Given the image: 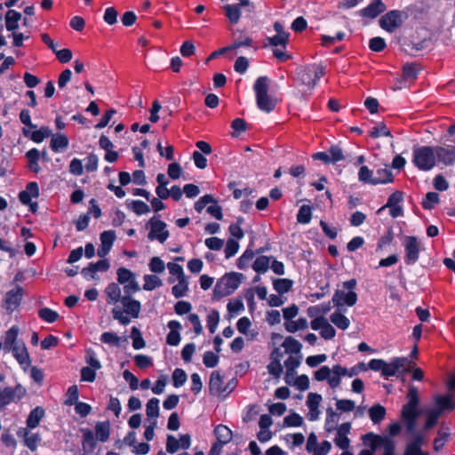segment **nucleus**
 <instances>
[{
  "instance_id": "1",
  "label": "nucleus",
  "mask_w": 455,
  "mask_h": 455,
  "mask_svg": "<svg viewBox=\"0 0 455 455\" xmlns=\"http://www.w3.org/2000/svg\"><path fill=\"white\" fill-rule=\"evenodd\" d=\"M117 282L110 283L105 288L107 303L116 305L124 304L130 313H135L140 308V301L133 299L132 295L140 291L136 275L130 269L124 267L116 271Z\"/></svg>"
},
{
  "instance_id": "2",
  "label": "nucleus",
  "mask_w": 455,
  "mask_h": 455,
  "mask_svg": "<svg viewBox=\"0 0 455 455\" xmlns=\"http://www.w3.org/2000/svg\"><path fill=\"white\" fill-rule=\"evenodd\" d=\"M408 402L403 406L401 416L406 425L409 433H413L416 427V420L419 416L418 405L419 403L418 389L411 387L407 394Z\"/></svg>"
},
{
  "instance_id": "3",
  "label": "nucleus",
  "mask_w": 455,
  "mask_h": 455,
  "mask_svg": "<svg viewBox=\"0 0 455 455\" xmlns=\"http://www.w3.org/2000/svg\"><path fill=\"white\" fill-rule=\"evenodd\" d=\"M357 282L355 279H349L342 283V289L335 291L331 301L338 309L342 310V307H353L357 301V294L355 291Z\"/></svg>"
},
{
  "instance_id": "4",
  "label": "nucleus",
  "mask_w": 455,
  "mask_h": 455,
  "mask_svg": "<svg viewBox=\"0 0 455 455\" xmlns=\"http://www.w3.org/2000/svg\"><path fill=\"white\" fill-rule=\"evenodd\" d=\"M412 163L420 171L427 172L432 170L436 164V154L435 147L417 146L413 148Z\"/></svg>"
},
{
  "instance_id": "5",
  "label": "nucleus",
  "mask_w": 455,
  "mask_h": 455,
  "mask_svg": "<svg viewBox=\"0 0 455 455\" xmlns=\"http://www.w3.org/2000/svg\"><path fill=\"white\" fill-rule=\"evenodd\" d=\"M243 275L241 273L231 272L225 274L217 281L213 289V297L220 299L232 294L240 285Z\"/></svg>"
},
{
  "instance_id": "6",
  "label": "nucleus",
  "mask_w": 455,
  "mask_h": 455,
  "mask_svg": "<svg viewBox=\"0 0 455 455\" xmlns=\"http://www.w3.org/2000/svg\"><path fill=\"white\" fill-rule=\"evenodd\" d=\"M404 262L406 265H414L419 258V253L424 250L423 245L416 236L408 235L403 239Z\"/></svg>"
},
{
  "instance_id": "7",
  "label": "nucleus",
  "mask_w": 455,
  "mask_h": 455,
  "mask_svg": "<svg viewBox=\"0 0 455 455\" xmlns=\"http://www.w3.org/2000/svg\"><path fill=\"white\" fill-rule=\"evenodd\" d=\"M405 19H407L405 12L393 10L383 15L379 22L381 28L389 33H393L402 26Z\"/></svg>"
},
{
  "instance_id": "8",
  "label": "nucleus",
  "mask_w": 455,
  "mask_h": 455,
  "mask_svg": "<svg viewBox=\"0 0 455 455\" xmlns=\"http://www.w3.org/2000/svg\"><path fill=\"white\" fill-rule=\"evenodd\" d=\"M26 393V389L20 384L16 385L14 387H5L0 388V411L12 403L19 402L25 396Z\"/></svg>"
},
{
  "instance_id": "9",
  "label": "nucleus",
  "mask_w": 455,
  "mask_h": 455,
  "mask_svg": "<svg viewBox=\"0 0 455 455\" xmlns=\"http://www.w3.org/2000/svg\"><path fill=\"white\" fill-rule=\"evenodd\" d=\"M150 231L148 237L150 241L157 240L159 243H164L169 237V231L166 229V224L156 219V216L151 218L148 222Z\"/></svg>"
},
{
  "instance_id": "10",
  "label": "nucleus",
  "mask_w": 455,
  "mask_h": 455,
  "mask_svg": "<svg viewBox=\"0 0 455 455\" xmlns=\"http://www.w3.org/2000/svg\"><path fill=\"white\" fill-rule=\"evenodd\" d=\"M141 310V304L140 303V308L135 313H130L127 310V307L124 304L117 303L115 305V307L112 308L111 313L113 315V318L115 320H117L119 323L122 325H127L131 323V316L132 318H138L140 316V313Z\"/></svg>"
},
{
  "instance_id": "11",
  "label": "nucleus",
  "mask_w": 455,
  "mask_h": 455,
  "mask_svg": "<svg viewBox=\"0 0 455 455\" xmlns=\"http://www.w3.org/2000/svg\"><path fill=\"white\" fill-rule=\"evenodd\" d=\"M315 379L317 381L326 380L332 389L337 388L340 385V380L335 373V365L331 369L328 366H322L315 372Z\"/></svg>"
},
{
  "instance_id": "12",
  "label": "nucleus",
  "mask_w": 455,
  "mask_h": 455,
  "mask_svg": "<svg viewBox=\"0 0 455 455\" xmlns=\"http://www.w3.org/2000/svg\"><path fill=\"white\" fill-rule=\"evenodd\" d=\"M436 160L445 166L455 164V146H436L435 147Z\"/></svg>"
},
{
  "instance_id": "13",
  "label": "nucleus",
  "mask_w": 455,
  "mask_h": 455,
  "mask_svg": "<svg viewBox=\"0 0 455 455\" xmlns=\"http://www.w3.org/2000/svg\"><path fill=\"white\" fill-rule=\"evenodd\" d=\"M10 352H12V355L21 367L27 369L30 366L31 359L23 341H20L14 347H11Z\"/></svg>"
},
{
  "instance_id": "14",
  "label": "nucleus",
  "mask_w": 455,
  "mask_h": 455,
  "mask_svg": "<svg viewBox=\"0 0 455 455\" xmlns=\"http://www.w3.org/2000/svg\"><path fill=\"white\" fill-rule=\"evenodd\" d=\"M100 245L98 248V256L104 258L111 250L116 240V233L114 230L103 231L100 236Z\"/></svg>"
},
{
  "instance_id": "15",
  "label": "nucleus",
  "mask_w": 455,
  "mask_h": 455,
  "mask_svg": "<svg viewBox=\"0 0 455 455\" xmlns=\"http://www.w3.org/2000/svg\"><path fill=\"white\" fill-rule=\"evenodd\" d=\"M23 290L20 286H16L6 293L4 306L8 312L12 313L20 305Z\"/></svg>"
},
{
  "instance_id": "16",
  "label": "nucleus",
  "mask_w": 455,
  "mask_h": 455,
  "mask_svg": "<svg viewBox=\"0 0 455 455\" xmlns=\"http://www.w3.org/2000/svg\"><path fill=\"white\" fill-rule=\"evenodd\" d=\"M307 450L313 455H327L331 449V444L328 441H323L320 444L315 443V436L311 435L307 441Z\"/></svg>"
},
{
  "instance_id": "17",
  "label": "nucleus",
  "mask_w": 455,
  "mask_h": 455,
  "mask_svg": "<svg viewBox=\"0 0 455 455\" xmlns=\"http://www.w3.org/2000/svg\"><path fill=\"white\" fill-rule=\"evenodd\" d=\"M367 436L373 438V446H375L376 449L379 446L383 447V455H395V443L391 438L374 435L373 434H369Z\"/></svg>"
},
{
  "instance_id": "18",
  "label": "nucleus",
  "mask_w": 455,
  "mask_h": 455,
  "mask_svg": "<svg viewBox=\"0 0 455 455\" xmlns=\"http://www.w3.org/2000/svg\"><path fill=\"white\" fill-rule=\"evenodd\" d=\"M387 7L381 0H373L367 7L360 11L363 17L374 19L386 11Z\"/></svg>"
},
{
  "instance_id": "19",
  "label": "nucleus",
  "mask_w": 455,
  "mask_h": 455,
  "mask_svg": "<svg viewBox=\"0 0 455 455\" xmlns=\"http://www.w3.org/2000/svg\"><path fill=\"white\" fill-rule=\"evenodd\" d=\"M19 331V327L13 325L5 332L4 342L0 343V347H2L5 353H9L11 347L21 341L18 340Z\"/></svg>"
},
{
  "instance_id": "20",
  "label": "nucleus",
  "mask_w": 455,
  "mask_h": 455,
  "mask_svg": "<svg viewBox=\"0 0 455 455\" xmlns=\"http://www.w3.org/2000/svg\"><path fill=\"white\" fill-rule=\"evenodd\" d=\"M17 435L23 437L24 444L31 451H36L38 443L41 442V436L39 434H32L28 428H20Z\"/></svg>"
},
{
  "instance_id": "21",
  "label": "nucleus",
  "mask_w": 455,
  "mask_h": 455,
  "mask_svg": "<svg viewBox=\"0 0 455 455\" xmlns=\"http://www.w3.org/2000/svg\"><path fill=\"white\" fill-rule=\"evenodd\" d=\"M209 390L211 395H220L226 391L224 381L219 371H213L211 374L209 381Z\"/></svg>"
},
{
  "instance_id": "22",
  "label": "nucleus",
  "mask_w": 455,
  "mask_h": 455,
  "mask_svg": "<svg viewBox=\"0 0 455 455\" xmlns=\"http://www.w3.org/2000/svg\"><path fill=\"white\" fill-rule=\"evenodd\" d=\"M170 332L166 337V342L170 346H178L180 341V335L179 331L181 329V324L176 320H172L168 323Z\"/></svg>"
},
{
  "instance_id": "23",
  "label": "nucleus",
  "mask_w": 455,
  "mask_h": 455,
  "mask_svg": "<svg viewBox=\"0 0 455 455\" xmlns=\"http://www.w3.org/2000/svg\"><path fill=\"white\" fill-rule=\"evenodd\" d=\"M297 77L298 79L305 85L308 87H314L315 83L313 79L314 69L310 67V65L300 67L297 69Z\"/></svg>"
},
{
  "instance_id": "24",
  "label": "nucleus",
  "mask_w": 455,
  "mask_h": 455,
  "mask_svg": "<svg viewBox=\"0 0 455 455\" xmlns=\"http://www.w3.org/2000/svg\"><path fill=\"white\" fill-rule=\"evenodd\" d=\"M214 435L217 438V443L227 444L232 440L233 433L225 425L220 424L214 428Z\"/></svg>"
},
{
  "instance_id": "25",
  "label": "nucleus",
  "mask_w": 455,
  "mask_h": 455,
  "mask_svg": "<svg viewBox=\"0 0 455 455\" xmlns=\"http://www.w3.org/2000/svg\"><path fill=\"white\" fill-rule=\"evenodd\" d=\"M44 417V410L42 407L37 406L35 409H33L26 420L27 428H36L39 425L40 421Z\"/></svg>"
},
{
  "instance_id": "26",
  "label": "nucleus",
  "mask_w": 455,
  "mask_h": 455,
  "mask_svg": "<svg viewBox=\"0 0 455 455\" xmlns=\"http://www.w3.org/2000/svg\"><path fill=\"white\" fill-rule=\"evenodd\" d=\"M300 364V357L291 355L285 361H284V366L286 368V375H285V381L288 384H291V381L289 380V377H293L295 373V370L299 366Z\"/></svg>"
},
{
  "instance_id": "27",
  "label": "nucleus",
  "mask_w": 455,
  "mask_h": 455,
  "mask_svg": "<svg viewBox=\"0 0 455 455\" xmlns=\"http://www.w3.org/2000/svg\"><path fill=\"white\" fill-rule=\"evenodd\" d=\"M423 443V436L421 435H415L413 440L410 442L405 449L403 455H419L423 451H421V445Z\"/></svg>"
},
{
  "instance_id": "28",
  "label": "nucleus",
  "mask_w": 455,
  "mask_h": 455,
  "mask_svg": "<svg viewBox=\"0 0 455 455\" xmlns=\"http://www.w3.org/2000/svg\"><path fill=\"white\" fill-rule=\"evenodd\" d=\"M342 310L338 309L330 315L331 322L335 324L339 329L345 331L350 325L349 319L344 315Z\"/></svg>"
},
{
  "instance_id": "29",
  "label": "nucleus",
  "mask_w": 455,
  "mask_h": 455,
  "mask_svg": "<svg viewBox=\"0 0 455 455\" xmlns=\"http://www.w3.org/2000/svg\"><path fill=\"white\" fill-rule=\"evenodd\" d=\"M21 13L14 10H9L5 15V26L8 31L14 32L19 27Z\"/></svg>"
},
{
  "instance_id": "30",
  "label": "nucleus",
  "mask_w": 455,
  "mask_h": 455,
  "mask_svg": "<svg viewBox=\"0 0 455 455\" xmlns=\"http://www.w3.org/2000/svg\"><path fill=\"white\" fill-rule=\"evenodd\" d=\"M393 180L392 172L388 168L378 169L375 172L372 185L390 183Z\"/></svg>"
},
{
  "instance_id": "31",
  "label": "nucleus",
  "mask_w": 455,
  "mask_h": 455,
  "mask_svg": "<svg viewBox=\"0 0 455 455\" xmlns=\"http://www.w3.org/2000/svg\"><path fill=\"white\" fill-rule=\"evenodd\" d=\"M68 146V139L64 134H55L51 140V148L54 152L65 150Z\"/></svg>"
},
{
  "instance_id": "32",
  "label": "nucleus",
  "mask_w": 455,
  "mask_h": 455,
  "mask_svg": "<svg viewBox=\"0 0 455 455\" xmlns=\"http://www.w3.org/2000/svg\"><path fill=\"white\" fill-rule=\"evenodd\" d=\"M339 420V415L335 412L332 408L326 410V420L324 424V429L327 432H332L337 429L338 422Z\"/></svg>"
},
{
  "instance_id": "33",
  "label": "nucleus",
  "mask_w": 455,
  "mask_h": 455,
  "mask_svg": "<svg viewBox=\"0 0 455 455\" xmlns=\"http://www.w3.org/2000/svg\"><path fill=\"white\" fill-rule=\"evenodd\" d=\"M282 347L287 354H299L302 348L301 343L291 336L285 338Z\"/></svg>"
},
{
  "instance_id": "34",
  "label": "nucleus",
  "mask_w": 455,
  "mask_h": 455,
  "mask_svg": "<svg viewBox=\"0 0 455 455\" xmlns=\"http://www.w3.org/2000/svg\"><path fill=\"white\" fill-rule=\"evenodd\" d=\"M226 16L233 24H236L241 17V9L239 4H226L223 6Z\"/></svg>"
},
{
  "instance_id": "35",
  "label": "nucleus",
  "mask_w": 455,
  "mask_h": 455,
  "mask_svg": "<svg viewBox=\"0 0 455 455\" xmlns=\"http://www.w3.org/2000/svg\"><path fill=\"white\" fill-rule=\"evenodd\" d=\"M96 437L100 442H107L109 438L110 426L108 421L98 422L95 426Z\"/></svg>"
},
{
  "instance_id": "36",
  "label": "nucleus",
  "mask_w": 455,
  "mask_h": 455,
  "mask_svg": "<svg viewBox=\"0 0 455 455\" xmlns=\"http://www.w3.org/2000/svg\"><path fill=\"white\" fill-rule=\"evenodd\" d=\"M386 415V409L380 404H375L369 409V416L374 424L382 421Z\"/></svg>"
},
{
  "instance_id": "37",
  "label": "nucleus",
  "mask_w": 455,
  "mask_h": 455,
  "mask_svg": "<svg viewBox=\"0 0 455 455\" xmlns=\"http://www.w3.org/2000/svg\"><path fill=\"white\" fill-rule=\"evenodd\" d=\"M251 321L248 317L243 316L240 318L237 322V330L239 332L246 335L249 337V339H253L257 335L258 332L256 331H249V328L251 327Z\"/></svg>"
},
{
  "instance_id": "38",
  "label": "nucleus",
  "mask_w": 455,
  "mask_h": 455,
  "mask_svg": "<svg viewBox=\"0 0 455 455\" xmlns=\"http://www.w3.org/2000/svg\"><path fill=\"white\" fill-rule=\"evenodd\" d=\"M257 104L261 111L271 112L275 109V101L272 100L268 94H265L263 97H256Z\"/></svg>"
},
{
  "instance_id": "39",
  "label": "nucleus",
  "mask_w": 455,
  "mask_h": 455,
  "mask_svg": "<svg viewBox=\"0 0 455 455\" xmlns=\"http://www.w3.org/2000/svg\"><path fill=\"white\" fill-rule=\"evenodd\" d=\"M306 328H307V320L305 317H300L297 321H289L285 323L286 331L291 333Z\"/></svg>"
},
{
  "instance_id": "40",
  "label": "nucleus",
  "mask_w": 455,
  "mask_h": 455,
  "mask_svg": "<svg viewBox=\"0 0 455 455\" xmlns=\"http://www.w3.org/2000/svg\"><path fill=\"white\" fill-rule=\"evenodd\" d=\"M83 432V440L82 445L84 450L89 449L93 450L96 446V439L92 430L90 429H82Z\"/></svg>"
},
{
  "instance_id": "41",
  "label": "nucleus",
  "mask_w": 455,
  "mask_h": 455,
  "mask_svg": "<svg viewBox=\"0 0 455 455\" xmlns=\"http://www.w3.org/2000/svg\"><path fill=\"white\" fill-rule=\"evenodd\" d=\"M254 91L256 93V97H263L265 94H267L268 89V79L266 76L259 77L254 84Z\"/></svg>"
},
{
  "instance_id": "42",
  "label": "nucleus",
  "mask_w": 455,
  "mask_h": 455,
  "mask_svg": "<svg viewBox=\"0 0 455 455\" xmlns=\"http://www.w3.org/2000/svg\"><path fill=\"white\" fill-rule=\"evenodd\" d=\"M162 280L155 275H144L143 289L145 291H153L154 289L162 286Z\"/></svg>"
},
{
  "instance_id": "43",
  "label": "nucleus",
  "mask_w": 455,
  "mask_h": 455,
  "mask_svg": "<svg viewBox=\"0 0 455 455\" xmlns=\"http://www.w3.org/2000/svg\"><path fill=\"white\" fill-rule=\"evenodd\" d=\"M146 414L154 419L159 416V399L153 397L148 400L146 405Z\"/></svg>"
},
{
  "instance_id": "44",
  "label": "nucleus",
  "mask_w": 455,
  "mask_h": 455,
  "mask_svg": "<svg viewBox=\"0 0 455 455\" xmlns=\"http://www.w3.org/2000/svg\"><path fill=\"white\" fill-rule=\"evenodd\" d=\"M435 403L438 406L436 411H440L441 413L444 410H453L455 403L451 396H437L435 398Z\"/></svg>"
},
{
  "instance_id": "45",
  "label": "nucleus",
  "mask_w": 455,
  "mask_h": 455,
  "mask_svg": "<svg viewBox=\"0 0 455 455\" xmlns=\"http://www.w3.org/2000/svg\"><path fill=\"white\" fill-rule=\"evenodd\" d=\"M274 289L279 293H286L292 287V281L290 279H275L273 282Z\"/></svg>"
},
{
  "instance_id": "46",
  "label": "nucleus",
  "mask_w": 455,
  "mask_h": 455,
  "mask_svg": "<svg viewBox=\"0 0 455 455\" xmlns=\"http://www.w3.org/2000/svg\"><path fill=\"white\" fill-rule=\"evenodd\" d=\"M270 259L271 258L269 257L259 256L255 259L252 268L257 273H265L269 268Z\"/></svg>"
},
{
  "instance_id": "47",
  "label": "nucleus",
  "mask_w": 455,
  "mask_h": 455,
  "mask_svg": "<svg viewBox=\"0 0 455 455\" xmlns=\"http://www.w3.org/2000/svg\"><path fill=\"white\" fill-rule=\"evenodd\" d=\"M188 291V283L187 279H181L178 281V283L175 284L172 289V292L173 296L177 299L184 297Z\"/></svg>"
},
{
  "instance_id": "48",
  "label": "nucleus",
  "mask_w": 455,
  "mask_h": 455,
  "mask_svg": "<svg viewBox=\"0 0 455 455\" xmlns=\"http://www.w3.org/2000/svg\"><path fill=\"white\" fill-rule=\"evenodd\" d=\"M335 373L340 381L342 377L347 376L352 378L359 374L357 369L355 366L348 369L341 366L340 364H335Z\"/></svg>"
},
{
  "instance_id": "49",
  "label": "nucleus",
  "mask_w": 455,
  "mask_h": 455,
  "mask_svg": "<svg viewBox=\"0 0 455 455\" xmlns=\"http://www.w3.org/2000/svg\"><path fill=\"white\" fill-rule=\"evenodd\" d=\"M290 37L281 36L279 35H275L274 36H268L266 38V41L267 44H265V47L267 45L273 46V47H278L281 46L283 49L286 48L287 44L289 43Z\"/></svg>"
},
{
  "instance_id": "50",
  "label": "nucleus",
  "mask_w": 455,
  "mask_h": 455,
  "mask_svg": "<svg viewBox=\"0 0 455 455\" xmlns=\"http://www.w3.org/2000/svg\"><path fill=\"white\" fill-rule=\"evenodd\" d=\"M312 218V210L309 205H302L297 214V221L301 224H307Z\"/></svg>"
},
{
  "instance_id": "51",
  "label": "nucleus",
  "mask_w": 455,
  "mask_h": 455,
  "mask_svg": "<svg viewBox=\"0 0 455 455\" xmlns=\"http://www.w3.org/2000/svg\"><path fill=\"white\" fill-rule=\"evenodd\" d=\"M38 315L44 321L51 323H54L59 318V314L49 307L41 308L38 311Z\"/></svg>"
},
{
  "instance_id": "52",
  "label": "nucleus",
  "mask_w": 455,
  "mask_h": 455,
  "mask_svg": "<svg viewBox=\"0 0 455 455\" xmlns=\"http://www.w3.org/2000/svg\"><path fill=\"white\" fill-rule=\"evenodd\" d=\"M220 322V314L217 310H212L207 315V327L211 333H214Z\"/></svg>"
},
{
  "instance_id": "53",
  "label": "nucleus",
  "mask_w": 455,
  "mask_h": 455,
  "mask_svg": "<svg viewBox=\"0 0 455 455\" xmlns=\"http://www.w3.org/2000/svg\"><path fill=\"white\" fill-rule=\"evenodd\" d=\"M439 203V195L435 192L427 193L422 202V207L426 210H431Z\"/></svg>"
},
{
  "instance_id": "54",
  "label": "nucleus",
  "mask_w": 455,
  "mask_h": 455,
  "mask_svg": "<svg viewBox=\"0 0 455 455\" xmlns=\"http://www.w3.org/2000/svg\"><path fill=\"white\" fill-rule=\"evenodd\" d=\"M231 127L234 130L232 137H238L242 132L247 130V123L243 118H235L231 123Z\"/></svg>"
},
{
  "instance_id": "55",
  "label": "nucleus",
  "mask_w": 455,
  "mask_h": 455,
  "mask_svg": "<svg viewBox=\"0 0 455 455\" xmlns=\"http://www.w3.org/2000/svg\"><path fill=\"white\" fill-rule=\"evenodd\" d=\"M358 179L360 181L363 183L372 185V181L374 180L373 172L370 170L367 166L363 165L359 170Z\"/></svg>"
},
{
  "instance_id": "56",
  "label": "nucleus",
  "mask_w": 455,
  "mask_h": 455,
  "mask_svg": "<svg viewBox=\"0 0 455 455\" xmlns=\"http://www.w3.org/2000/svg\"><path fill=\"white\" fill-rule=\"evenodd\" d=\"M100 341L113 346H120L121 338L114 332L106 331L101 334Z\"/></svg>"
},
{
  "instance_id": "57",
  "label": "nucleus",
  "mask_w": 455,
  "mask_h": 455,
  "mask_svg": "<svg viewBox=\"0 0 455 455\" xmlns=\"http://www.w3.org/2000/svg\"><path fill=\"white\" fill-rule=\"evenodd\" d=\"M173 386L175 387H181L187 381V374L184 370L177 368L172 373Z\"/></svg>"
},
{
  "instance_id": "58",
  "label": "nucleus",
  "mask_w": 455,
  "mask_h": 455,
  "mask_svg": "<svg viewBox=\"0 0 455 455\" xmlns=\"http://www.w3.org/2000/svg\"><path fill=\"white\" fill-rule=\"evenodd\" d=\"M86 363L89 365L88 367L93 370H100L101 368L100 362L97 359L96 355L93 350L88 349L86 350Z\"/></svg>"
},
{
  "instance_id": "59",
  "label": "nucleus",
  "mask_w": 455,
  "mask_h": 455,
  "mask_svg": "<svg viewBox=\"0 0 455 455\" xmlns=\"http://www.w3.org/2000/svg\"><path fill=\"white\" fill-rule=\"evenodd\" d=\"M132 210L137 215H142L150 212L149 206L140 200H134L132 202Z\"/></svg>"
},
{
  "instance_id": "60",
  "label": "nucleus",
  "mask_w": 455,
  "mask_h": 455,
  "mask_svg": "<svg viewBox=\"0 0 455 455\" xmlns=\"http://www.w3.org/2000/svg\"><path fill=\"white\" fill-rule=\"evenodd\" d=\"M403 72L406 79H414L418 76L419 68L416 64L407 63L403 66Z\"/></svg>"
},
{
  "instance_id": "61",
  "label": "nucleus",
  "mask_w": 455,
  "mask_h": 455,
  "mask_svg": "<svg viewBox=\"0 0 455 455\" xmlns=\"http://www.w3.org/2000/svg\"><path fill=\"white\" fill-rule=\"evenodd\" d=\"M239 249V243L235 240L229 238L227 241L226 247H225V256L227 259H229L233 257Z\"/></svg>"
},
{
  "instance_id": "62",
  "label": "nucleus",
  "mask_w": 455,
  "mask_h": 455,
  "mask_svg": "<svg viewBox=\"0 0 455 455\" xmlns=\"http://www.w3.org/2000/svg\"><path fill=\"white\" fill-rule=\"evenodd\" d=\"M203 362L206 367L213 368L219 363V356L212 351H207L204 355Z\"/></svg>"
},
{
  "instance_id": "63",
  "label": "nucleus",
  "mask_w": 455,
  "mask_h": 455,
  "mask_svg": "<svg viewBox=\"0 0 455 455\" xmlns=\"http://www.w3.org/2000/svg\"><path fill=\"white\" fill-rule=\"evenodd\" d=\"M328 154L330 155V161L332 164L339 162L344 159L342 149L336 145L331 146L330 148Z\"/></svg>"
},
{
  "instance_id": "64",
  "label": "nucleus",
  "mask_w": 455,
  "mask_h": 455,
  "mask_svg": "<svg viewBox=\"0 0 455 455\" xmlns=\"http://www.w3.org/2000/svg\"><path fill=\"white\" fill-rule=\"evenodd\" d=\"M370 135L372 138H379L381 136H391L390 131L384 124H379L374 126L370 132Z\"/></svg>"
}]
</instances>
